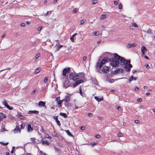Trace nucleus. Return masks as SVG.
Masks as SVG:
<instances>
[{
  "mask_svg": "<svg viewBox=\"0 0 155 155\" xmlns=\"http://www.w3.org/2000/svg\"><path fill=\"white\" fill-rule=\"evenodd\" d=\"M114 57L117 59V60L120 61V64L122 65H124V69L125 71H129L130 70V68L132 67V65L130 64V60L125 61L124 58L121 57L117 54H114Z\"/></svg>",
  "mask_w": 155,
  "mask_h": 155,
  "instance_id": "nucleus-1",
  "label": "nucleus"
},
{
  "mask_svg": "<svg viewBox=\"0 0 155 155\" xmlns=\"http://www.w3.org/2000/svg\"><path fill=\"white\" fill-rule=\"evenodd\" d=\"M110 64L113 67L117 66L119 64V61L117 59L114 58H111L109 60Z\"/></svg>",
  "mask_w": 155,
  "mask_h": 155,
  "instance_id": "nucleus-2",
  "label": "nucleus"
},
{
  "mask_svg": "<svg viewBox=\"0 0 155 155\" xmlns=\"http://www.w3.org/2000/svg\"><path fill=\"white\" fill-rule=\"evenodd\" d=\"M108 59L107 58H105L103 59L101 61L100 60L98 61L97 64V68H99V69L101 68L102 67L103 64H104L106 62H107Z\"/></svg>",
  "mask_w": 155,
  "mask_h": 155,
  "instance_id": "nucleus-3",
  "label": "nucleus"
},
{
  "mask_svg": "<svg viewBox=\"0 0 155 155\" xmlns=\"http://www.w3.org/2000/svg\"><path fill=\"white\" fill-rule=\"evenodd\" d=\"M69 78L70 80H72L74 81H76L78 79V76H77V74L74 73L70 74Z\"/></svg>",
  "mask_w": 155,
  "mask_h": 155,
  "instance_id": "nucleus-4",
  "label": "nucleus"
},
{
  "mask_svg": "<svg viewBox=\"0 0 155 155\" xmlns=\"http://www.w3.org/2000/svg\"><path fill=\"white\" fill-rule=\"evenodd\" d=\"M71 83L68 80H65V82L63 83V86L65 88L69 86H71Z\"/></svg>",
  "mask_w": 155,
  "mask_h": 155,
  "instance_id": "nucleus-5",
  "label": "nucleus"
},
{
  "mask_svg": "<svg viewBox=\"0 0 155 155\" xmlns=\"http://www.w3.org/2000/svg\"><path fill=\"white\" fill-rule=\"evenodd\" d=\"M2 103L5 107H6L9 110H12L13 109V108L9 106L8 104L7 101H6V100L4 99L2 101Z\"/></svg>",
  "mask_w": 155,
  "mask_h": 155,
  "instance_id": "nucleus-6",
  "label": "nucleus"
},
{
  "mask_svg": "<svg viewBox=\"0 0 155 155\" xmlns=\"http://www.w3.org/2000/svg\"><path fill=\"white\" fill-rule=\"evenodd\" d=\"M70 71V68H65L62 71V74L63 76H65L66 74L68 73Z\"/></svg>",
  "mask_w": 155,
  "mask_h": 155,
  "instance_id": "nucleus-7",
  "label": "nucleus"
},
{
  "mask_svg": "<svg viewBox=\"0 0 155 155\" xmlns=\"http://www.w3.org/2000/svg\"><path fill=\"white\" fill-rule=\"evenodd\" d=\"M101 71L104 73L107 74L109 71V68L107 66H105L103 67Z\"/></svg>",
  "mask_w": 155,
  "mask_h": 155,
  "instance_id": "nucleus-8",
  "label": "nucleus"
},
{
  "mask_svg": "<svg viewBox=\"0 0 155 155\" xmlns=\"http://www.w3.org/2000/svg\"><path fill=\"white\" fill-rule=\"evenodd\" d=\"M77 76H78V79L83 80L84 78V74L83 73H79L77 74Z\"/></svg>",
  "mask_w": 155,
  "mask_h": 155,
  "instance_id": "nucleus-9",
  "label": "nucleus"
},
{
  "mask_svg": "<svg viewBox=\"0 0 155 155\" xmlns=\"http://www.w3.org/2000/svg\"><path fill=\"white\" fill-rule=\"evenodd\" d=\"M83 82V80H80L76 82L74 84H73V87H75L77 85L79 84H81Z\"/></svg>",
  "mask_w": 155,
  "mask_h": 155,
  "instance_id": "nucleus-10",
  "label": "nucleus"
},
{
  "mask_svg": "<svg viewBox=\"0 0 155 155\" xmlns=\"http://www.w3.org/2000/svg\"><path fill=\"white\" fill-rule=\"evenodd\" d=\"M70 96L67 95L65 96L64 99L62 100H63V101H64L65 102H68L70 101Z\"/></svg>",
  "mask_w": 155,
  "mask_h": 155,
  "instance_id": "nucleus-11",
  "label": "nucleus"
},
{
  "mask_svg": "<svg viewBox=\"0 0 155 155\" xmlns=\"http://www.w3.org/2000/svg\"><path fill=\"white\" fill-rule=\"evenodd\" d=\"M21 129H20L18 126H17L15 128L14 130L15 133H20Z\"/></svg>",
  "mask_w": 155,
  "mask_h": 155,
  "instance_id": "nucleus-12",
  "label": "nucleus"
},
{
  "mask_svg": "<svg viewBox=\"0 0 155 155\" xmlns=\"http://www.w3.org/2000/svg\"><path fill=\"white\" fill-rule=\"evenodd\" d=\"M45 103L42 101H40L39 102L38 105L39 107H43L45 106Z\"/></svg>",
  "mask_w": 155,
  "mask_h": 155,
  "instance_id": "nucleus-13",
  "label": "nucleus"
},
{
  "mask_svg": "<svg viewBox=\"0 0 155 155\" xmlns=\"http://www.w3.org/2000/svg\"><path fill=\"white\" fill-rule=\"evenodd\" d=\"M6 117V116L5 114L1 113H0V121H2L3 119Z\"/></svg>",
  "mask_w": 155,
  "mask_h": 155,
  "instance_id": "nucleus-14",
  "label": "nucleus"
},
{
  "mask_svg": "<svg viewBox=\"0 0 155 155\" xmlns=\"http://www.w3.org/2000/svg\"><path fill=\"white\" fill-rule=\"evenodd\" d=\"M136 45L135 43H133V44H129L127 46V47L128 48H130L132 47H134Z\"/></svg>",
  "mask_w": 155,
  "mask_h": 155,
  "instance_id": "nucleus-15",
  "label": "nucleus"
},
{
  "mask_svg": "<svg viewBox=\"0 0 155 155\" xmlns=\"http://www.w3.org/2000/svg\"><path fill=\"white\" fill-rule=\"evenodd\" d=\"M142 31L145 33H147L149 35H151L152 34L151 30L150 29L147 30V31L145 30H142Z\"/></svg>",
  "mask_w": 155,
  "mask_h": 155,
  "instance_id": "nucleus-16",
  "label": "nucleus"
},
{
  "mask_svg": "<svg viewBox=\"0 0 155 155\" xmlns=\"http://www.w3.org/2000/svg\"><path fill=\"white\" fill-rule=\"evenodd\" d=\"M124 71V70L122 69H119L116 70L115 71V73H122Z\"/></svg>",
  "mask_w": 155,
  "mask_h": 155,
  "instance_id": "nucleus-17",
  "label": "nucleus"
},
{
  "mask_svg": "<svg viewBox=\"0 0 155 155\" xmlns=\"http://www.w3.org/2000/svg\"><path fill=\"white\" fill-rule=\"evenodd\" d=\"M54 118L56 122H57V124L59 126H60L61 124H60L59 121L58 120V116L54 117Z\"/></svg>",
  "mask_w": 155,
  "mask_h": 155,
  "instance_id": "nucleus-18",
  "label": "nucleus"
},
{
  "mask_svg": "<svg viewBox=\"0 0 155 155\" xmlns=\"http://www.w3.org/2000/svg\"><path fill=\"white\" fill-rule=\"evenodd\" d=\"M33 130V128L31 127V125L28 124V125L27 130L28 132L31 131Z\"/></svg>",
  "mask_w": 155,
  "mask_h": 155,
  "instance_id": "nucleus-19",
  "label": "nucleus"
},
{
  "mask_svg": "<svg viewBox=\"0 0 155 155\" xmlns=\"http://www.w3.org/2000/svg\"><path fill=\"white\" fill-rule=\"evenodd\" d=\"M17 116L19 119H20L22 120L24 119V117L20 113H18Z\"/></svg>",
  "mask_w": 155,
  "mask_h": 155,
  "instance_id": "nucleus-20",
  "label": "nucleus"
},
{
  "mask_svg": "<svg viewBox=\"0 0 155 155\" xmlns=\"http://www.w3.org/2000/svg\"><path fill=\"white\" fill-rule=\"evenodd\" d=\"M65 131L69 136L71 137H74L73 135L68 130H65Z\"/></svg>",
  "mask_w": 155,
  "mask_h": 155,
  "instance_id": "nucleus-21",
  "label": "nucleus"
},
{
  "mask_svg": "<svg viewBox=\"0 0 155 155\" xmlns=\"http://www.w3.org/2000/svg\"><path fill=\"white\" fill-rule=\"evenodd\" d=\"M63 101V100H61V101H59L57 102L58 107L60 108L61 106V104Z\"/></svg>",
  "mask_w": 155,
  "mask_h": 155,
  "instance_id": "nucleus-22",
  "label": "nucleus"
},
{
  "mask_svg": "<svg viewBox=\"0 0 155 155\" xmlns=\"http://www.w3.org/2000/svg\"><path fill=\"white\" fill-rule=\"evenodd\" d=\"M77 35V34L75 33L74 34L72 35L71 37L70 38V39L71 41L73 42H74V38L75 36Z\"/></svg>",
  "mask_w": 155,
  "mask_h": 155,
  "instance_id": "nucleus-23",
  "label": "nucleus"
},
{
  "mask_svg": "<svg viewBox=\"0 0 155 155\" xmlns=\"http://www.w3.org/2000/svg\"><path fill=\"white\" fill-rule=\"evenodd\" d=\"M94 98L95 100L97 101H98L99 102L103 100V98L102 97L101 98H99L97 97H95Z\"/></svg>",
  "mask_w": 155,
  "mask_h": 155,
  "instance_id": "nucleus-24",
  "label": "nucleus"
},
{
  "mask_svg": "<svg viewBox=\"0 0 155 155\" xmlns=\"http://www.w3.org/2000/svg\"><path fill=\"white\" fill-rule=\"evenodd\" d=\"M136 80L137 79L136 78L134 77L133 76H131L129 78V81H130V83L132 81H136Z\"/></svg>",
  "mask_w": 155,
  "mask_h": 155,
  "instance_id": "nucleus-25",
  "label": "nucleus"
},
{
  "mask_svg": "<svg viewBox=\"0 0 155 155\" xmlns=\"http://www.w3.org/2000/svg\"><path fill=\"white\" fill-rule=\"evenodd\" d=\"M42 143L43 144H47V145H49V142L47 140H42Z\"/></svg>",
  "mask_w": 155,
  "mask_h": 155,
  "instance_id": "nucleus-26",
  "label": "nucleus"
},
{
  "mask_svg": "<svg viewBox=\"0 0 155 155\" xmlns=\"http://www.w3.org/2000/svg\"><path fill=\"white\" fill-rule=\"evenodd\" d=\"M60 115L61 116H62L65 118L67 117V116L66 113H63L61 112L60 113Z\"/></svg>",
  "mask_w": 155,
  "mask_h": 155,
  "instance_id": "nucleus-27",
  "label": "nucleus"
},
{
  "mask_svg": "<svg viewBox=\"0 0 155 155\" xmlns=\"http://www.w3.org/2000/svg\"><path fill=\"white\" fill-rule=\"evenodd\" d=\"M141 51H147V49L146 48V47L143 46L141 49Z\"/></svg>",
  "mask_w": 155,
  "mask_h": 155,
  "instance_id": "nucleus-28",
  "label": "nucleus"
},
{
  "mask_svg": "<svg viewBox=\"0 0 155 155\" xmlns=\"http://www.w3.org/2000/svg\"><path fill=\"white\" fill-rule=\"evenodd\" d=\"M93 34H94V35L95 36H97L99 34V32L95 31L93 33Z\"/></svg>",
  "mask_w": 155,
  "mask_h": 155,
  "instance_id": "nucleus-29",
  "label": "nucleus"
},
{
  "mask_svg": "<svg viewBox=\"0 0 155 155\" xmlns=\"http://www.w3.org/2000/svg\"><path fill=\"white\" fill-rule=\"evenodd\" d=\"M41 55L40 53H38L37 54L36 56L35 57V59L37 60L38 58Z\"/></svg>",
  "mask_w": 155,
  "mask_h": 155,
  "instance_id": "nucleus-30",
  "label": "nucleus"
},
{
  "mask_svg": "<svg viewBox=\"0 0 155 155\" xmlns=\"http://www.w3.org/2000/svg\"><path fill=\"white\" fill-rule=\"evenodd\" d=\"M41 71V69L38 68L35 71V74H37L38 73H39L40 71Z\"/></svg>",
  "mask_w": 155,
  "mask_h": 155,
  "instance_id": "nucleus-31",
  "label": "nucleus"
},
{
  "mask_svg": "<svg viewBox=\"0 0 155 155\" xmlns=\"http://www.w3.org/2000/svg\"><path fill=\"white\" fill-rule=\"evenodd\" d=\"M106 15H102L101 16V19H104L106 18Z\"/></svg>",
  "mask_w": 155,
  "mask_h": 155,
  "instance_id": "nucleus-32",
  "label": "nucleus"
},
{
  "mask_svg": "<svg viewBox=\"0 0 155 155\" xmlns=\"http://www.w3.org/2000/svg\"><path fill=\"white\" fill-rule=\"evenodd\" d=\"M78 9L77 8H74L72 11V13L74 14L78 12Z\"/></svg>",
  "mask_w": 155,
  "mask_h": 155,
  "instance_id": "nucleus-33",
  "label": "nucleus"
},
{
  "mask_svg": "<svg viewBox=\"0 0 155 155\" xmlns=\"http://www.w3.org/2000/svg\"><path fill=\"white\" fill-rule=\"evenodd\" d=\"M66 107H71V104L69 103H67L65 104Z\"/></svg>",
  "mask_w": 155,
  "mask_h": 155,
  "instance_id": "nucleus-34",
  "label": "nucleus"
},
{
  "mask_svg": "<svg viewBox=\"0 0 155 155\" xmlns=\"http://www.w3.org/2000/svg\"><path fill=\"white\" fill-rule=\"evenodd\" d=\"M30 112H31V113H34V114H38L39 112L38 111H36V110H33V111H30Z\"/></svg>",
  "mask_w": 155,
  "mask_h": 155,
  "instance_id": "nucleus-35",
  "label": "nucleus"
},
{
  "mask_svg": "<svg viewBox=\"0 0 155 155\" xmlns=\"http://www.w3.org/2000/svg\"><path fill=\"white\" fill-rule=\"evenodd\" d=\"M48 77H46L45 78L44 81L45 83H46L47 82L48 80Z\"/></svg>",
  "mask_w": 155,
  "mask_h": 155,
  "instance_id": "nucleus-36",
  "label": "nucleus"
},
{
  "mask_svg": "<svg viewBox=\"0 0 155 155\" xmlns=\"http://www.w3.org/2000/svg\"><path fill=\"white\" fill-rule=\"evenodd\" d=\"M86 21V20L85 19H84L81 20L80 21V24L81 25H82L85 22V21Z\"/></svg>",
  "mask_w": 155,
  "mask_h": 155,
  "instance_id": "nucleus-37",
  "label": "nucleus"
},
{
  "mask_svg": "<svg viewBox=\"0 0 155 155\" xmlns=\"http://www.w3.org/2000/svg\"><path fill=\"white\" fill-rule=\"evenodd\" d=\"M52 12V11H49L47 12L46 13L45 15V16H46L48 15V14H51Z\"/></svg>",
  "mask_w": 155,
  "mask_h": 155,
  "instance_id": "nucleus-38",
  "label": "nucleus"
},
{
  "mask_svg": "<svg viewBox=\"0 0 155 155\" xmlns=\"http://www.w3.org/2000/svg\"><path fill=\"white\" fill-rule=\"evenodd\" d=\"M97 2V0H93L92 1V4L94 5L96 4Z\"/></svg>",
  "mask_w": 155,
  "mask_h": 155,
  "instance_id": "nucleus-39",
  "label": "nucleus"
},
{
  "mask_svg": "<svg viewBox=\"0 0 155 155\" xmlns=\"http://www.w3.org/2000/svg\"><path fill=\"white\" fill-rule=\"evenodd\" d=\"M63 47L62 45H59L57 46V50H59L60 48Z\"/></svg>",
  "mask_w": 155,
  "mask_h": 155,
  "instance_id": "nucleus-40",
  "label": "nucleus"
},
{
  "mask_svg": "<svg viewBox=\"0 0 155 155\" xmlns=\"http://www.w3.org/2000/svg\"><path fill=\"white\" fill-rule=\"evenodd\" d=\"M55 101L57 102L58 101H61L60 100V97H58L57 98H56L55 99Z\"/></svg>",
  "mask_w": 155,
  "mask_h": 155,
  "instance_id": "nucleus-41",
  "label": "nucleus"
},
{
  "mask_svg": "<svg viewBox=\"0 0 155 155\" xmlns=\"http://www.w3.org/2000/svg\"><path fill=\"white\" fill-rule=\"evenodd\" d=\"M42 28V27H39L38 28L37 30L39 31V33L40 32V31L41 30Z\"/></svg>",
  "mask_w": 155,
  "mask_h": 155,
  "instance_id": "nucleus-42",
  "label": "nucleus"
},
{
  "mask_svg": "<svg viewBox=\"0 0 155 155\" xmlns=\"http://www.w3.org/2000/svg\"><path fill=\"white\" fill-rule=\"evenodd\" d=\"M88 115L89 117H91L93 116V114L91 113H88Z\"/></svg>",
  "mask_w": 155,
  "mask_h": 155,
  "instance_id": "nucleus-43",
  "label": "nucleus"
},
{
  "mask_svg": "<svg viewBox=\"0 0 155 155\" xmlns=\"http://www.w3.org/2000/svg\"><path fill=\"white\" fill-rule=\"evenodd\" d=\"M118 136H119V137H122L123 136V135L120 132H119L118 134Z\"/></svg>",
  "mask_w": 155,
  "mask_h": 155,
  "instance_id": "nucleus-44",
  "label": "nucleus"
},
{
  "mask_svg": "<svg viewBox=\"0 0 155 155\" xmlns=\"http://www.w3.org/2000/svg\"><path fill=\"white\" fill-rule=\"evenodd\" d=\"M15 147H12V150L11 151V153L12 154L13 153H14V150L15 149Z\"/></svg>",
  "mask_w": 155,
  "mask_h": 155,
  "instance_id": "nucleus-45",
  "label": "nucleus"
},
{
  "mask_svg": "<svg viewBox=\"0 0 155 155\" xmlns=\"http://www.w3.org/2000/svg\"><path fill=\"white\" fill-rule=\"evenodd\" d=\"M45 137L46 138H49V139H51V137L50 136H49L48 134H47V135H46Z\"/></svg>",
  "mask_w": 155,
  "mask_h": 155,
  "instance_id": "nucleus-46",
  "label": "nucleus"
},
{
  "mask_svg": "<svg viewBox=\"0 0 155 155\" xmlns=\"http://www.w3.org/2000/svg\"><path fill=\"white\" fill-rule=\"evenodd\" d=\"M133 26L134 27H138V25L135 23H134L133 24Z\"/></svg>",
  "mask_w": 155,
  "mask_h": 155,
  "instance_id": "nucleus-47",
  "label": "nucleus"
},
{
  "mask_svg": "<svg viewBox=\"0 0 155 155\" xmlns=\"http://www.w3.org/2000/svg\"><path fill=\"white\" fill-rule=\"evenodd\" d=\"M117 109L119 111H121L122 110L120 106H118L117 108Z\"/></svg>",
  "mask_w": 155,
  "mask_h": 155,
  "instance_id": "nucleus-48",
  "label": "nucleus"
},
{
  "mask_svg": "<svg viewBox=\"0 0 155 155\" xmlns=\"http://www.w3.org/2000/svg\"><path fill=\"white\" fill-rule=\"evenodd\" d=\"M36 89H34L31 93V94H33L36 91Z\"/></svg>",
  "mask_w": 155,
  "mask_h": 155,
  "instance_id": "nucleus-49",
  "label": "nucleus"
},
{
  "mask_svg": "<svg viewBox=\"0 0 155 155\" xmlns=\"http://www.w3.org/2000/svg\"><path fill=\"white\" fill-rule=\"evenodd\" d=\"M0 143L4 145H7L8 144V143H2V142H1Z\"/></svg>",
  "mask_w": 155,
  "mask_h": 155,
  "instance_id": "nucleus-50",
  "label": "nucleus"
},
{
  "mask_svg": "<svg viewBox=\"0 0 155 155\" xmlns=\"http://www.w3.org/2000/svg\"><path fill=\"white\" fill-rule=\"evenodd\" d=\"M95 137L99 139L101 137V136L99 135H97L95 136Z\"/></svg>",
  "mask_w": 155,
  "mask_h": 155,
  "instance_id": "nucleus-51",
  "label": "nucleus"
},
{
  "mask_svg": "<svg viewBox=\"0 0 155 155\" xmlns=\"http://www.w3.org/2000/svg\"><path fill=\"white\" fill-rule=\"evenodd\" d=\"M31 140L32 141L34 142L35 141V138H31Z\"/></svg>",
  "mask_w": 155,
  "mask_h": 155,
  "instance_id": "nucleus-52",
  "label": "nucleus"
},
{
  "mask_svg": "<svg viewBox=\"0 0 155 155\" xmlns=\"http://www.w3.org/2000/svg\"><path fill=\"white\" fill-rule=\"evenodd\" d=\"M40 131L42 133H44V129L42 127H41V129H40Z\"/></svg>",
  "mask_w": 155,
  "mask_h": 155,
  "instance_id": "nucleus-53",
  "label": "nucleus"
},
{
  "mask_svg": "<svg viewBox=\"0 0 155 155\" xmlns=\"http://www.w3.org/2000/svg\"><path fill=\"white\" fill-rule=\"evenodd\" d=\"M85 127L84 126H82V127H80V129L81 130H84L85 129Z\"/></svg>",
  "mask_w": 155,
  "mask_h": 155,
  "instance_id": "nucleus-54",
  "label": "nucleus"
},
{
  "mask_svg": "<svg viewBox=\"0 0 155 155\" xmlns=\"http://www.w3.org/2000/svg\"><path fill=\"white\" fill-rule=\"evenodd\" d=\"M80 94L83 97V94L82 93V91H81V89H80Z\"/></svg>",
  "mask_w": 155,
  "mask_h": 155,
  "instance_id": "nucleus-55",
  "label": "nucleus"
},
{
  "mask_svg": "<svg viewBox=\"0 0 155 155\" xmlns=\"http://www.w3.org/2000/svg\"><path fill=\"white\" fill-rule=\"evenodd\" d=\"M46 89V88L45 87H42V88L41 90L42 91H45Z\"/></svg>",
  "mask_w": 155,
  "mask_h": 155,
  "instance_id": "nucleus-56",
  "label": "nucleus"
},
{
  "mask_svg": "<svg viewBox=\"0 0 155 155\" xmlns=\"http://www.w3.org/2000/svg\"><path fill=\"white\" fill-rule=\"evenodd\" d=\"M87 58V57L86 56H84L83 57V61H85L86 60Z\"/></svg>",
  "mask_w": 155,
  "mask_h": 155,
  "instance_id": "nucleus-57",
  "label": "nucleus"
},
{
  "mask_svg": "<svg viewBox=\"0 0 155 155\" xmlns=\"http://www.w3.org/2000/svg\"><path fill=\"white\" fill-rule=\"evenodd\" d=\"M137 101L138 102H140L142 101V99L141 98H138L137 99Z\"/></svg>",
  "mask_w": 155,
  "mask_h": 155,
  "instance_id": "nucleus-58",
  "label": "nucleus"
},
{
  "mask_svg": "<svg viewBox=\"0 0 155 155\" xmlns=\"http://www.w3.org/2000/svg\"><path fill=\"white\" fill-rule=\"evenodd\" d=\"M140 122V121L139 120H136L135 121V123L136 124L139 123Z\"/></svg>",
  "mask_w": 155,
  "mask_h": 155,
  "instance_id": "nucleus-59",
  "label": "nucleus"
},
{
  "mask_svg": "<svg viewBox=\"0 0 155 155\" xmlns=\"http://www.w3.org/2000/svg\"><path fill=\"white\" fill-rule=\"evenodd\" d=\"M21 26H22L24 27V26H25V23H21Z\"/></svg>",
  "mask_w": 155,
  "mask_h": 155,
  "instance_id": "nucleus-60",
  "label": "nucleus"
},
{
  "mask_svg": "<svg viewBox=\"0 0 155 155\" xmlns=\"http://www.w3.org/2000/svg\"><path fill=\"white\" fill-rule=\"evenodd\" d=\"M130 28L131 29H134V26H130Z\"/></svg>",
  "mask_w": 155,
  "mask_h": 155,
  "instance_id": "nucleus-61",
  "label": "nucleus"
},
{
  "mask_svg": "<svg viewBox=\"0 0 155 155\" xmlns=\"http://www.w3.org/2000/svg\"><path fill=\"white\" fill-rule=\"evenodd\" d=\"M139 88L138 87H136L135 88V90L136 91H138L139 90Z\"/></svg>",
  "mask_w": 155,
  "mask_h": 155,
  "instance_id": "nucleus-62",
  "label": "nucleus"
},
{
  "mask_svg": "<svg viewBox=\"0 0 155 155\" xmlns=\"http://www.w3.org/2000/svg\"><path fill=\"white\" fill-rule=\"evenodd\" d=\"M54 149H55V150L56 151H58V152L59 151V150L57 148H56L55 147H54Z\"/></svg>",
  "mask_w": 155,
  "mask_h": 155,
  "instance_id": "nucleus-63",
  "label": "nucleus"
},
{
  "mask_svg": "<svg viewBox=\"0 0 155 155\" xmlns=\"http://www.w3.org/2000/svg\"><path fill=\"white\" fill-rule=\"evenodd\" d=\"M144 58L146 59H147V60H149V58L146 55H144Z\"/></svg>",
  "mask_w": 155,
  "mask_h": 155,
  "instance_id": "nucleus-64",
  "label": "nucleus"
}]
</instances>
